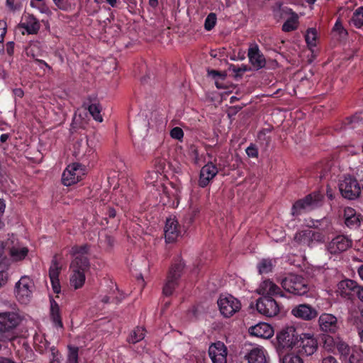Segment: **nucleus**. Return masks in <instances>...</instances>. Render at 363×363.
Wrapping results in <instances>:
<instances>
[{
	"label": "nucleus",
	"instance_id": "nucleus-1",
	"mask_svg": "<svg viewBox=\"0 0 363 363\" xmlns=\"http://www.w3.org/2000/svg\"><path fill=\"white\" fill-rule=\"evenodd\" d=\"M70 254L73 259L70 263L69 284L75 290L81 289L86 281V272L89 269L86 245L72 247Z\"/></svg>",
	"mask_w": 363,
	"mask_h": 363
},
{
	"label": "nucleus",
	"instance_id": "nucleus-2",
	"mask_svg": "<svg viewBox=\"0 0 363 363\" xmlns=\"http://www.w3.org/2000/svg\"><path fill=\"white\" fill-rule=\"evenodd\" d=\"M34 291L33 279L28 275H23L14 285L13 294L20 303L28 304L32 300Z\"/></svg>",
	"mask_w": 363,
	"mask_h": 363
},
{
	"label": "nucleus",
	"instance_id": "nucleus-3",
	"mask_svg": "<svg viewBox=\"0 0 363 363\" xmlns=\"http://www.w3.org/2000/svg\"><path fill=\"white\" fill-rule=\"evenodd\" d=\"M278 354L292 350L298 342V335L294 327L283 328L276 335Z\"/></svg>",
	"mask_w": 363,
	"mask_h": 363
},
{
	"label": "nucleus",
	"instance_id": "nucleus-4",
	"mask_svg": "<svg viewBox=\"0 0 363 363\" xmlns=\"http://www.w3.org/2000/svg\"><path fill=\"white\" fill-rule=\"evenodd\" d=\"M21 319L16 311L1 313V341L15 337L13 330L20 323Z\"/></svg>",
	"mask_w": 363,
	"mask_h": 363
},
{
	"label": "nucleus",
	"instance_id": "nucleus-5",
	"mask_svg": "<svg viewBox=\"0 0 363 363\" xmlns=\"http://www.w3.org/2000/svg\"><path fill=\"white\" fill-rule=\"evenodd\" d=\"M86 174V168L79 163L69 164L62 175V182L65 186L75 184L83 179Z\"/></svg>",
	"mask_w": 363,
	"mask_h": 363
},
{
	"label": "nucleus",
	"instance_id": "nucleus-6",
	"mask_svg": "<svg viewBox=\"0 0 363 363\" xmlns=\"http://www.w3.org/2000/svg\"><path fill=\"white\" fill-rule=\"evenodd\" d=\"M281 284L285 291L295 295H304L308 290L305 280L301 277L294 274H290L284 278Z\"/></svg>",
	"mask_w": 363,
	"mask_h": 363
},
{
	"label": "nucleus",
	"instance_id": "nucleus-7",
	"mask_svg": "<svg viewBox=\"0 0 363 363\" xmlns=\"http://www.w3.org/2000/svg\"><path fill=\"white\" fill-rule=\"evenodd\" d=\"M339 190L341 195L347 199L354 200L361 194V187L355 178L345 177L339 182Z\"/></svg>",
	"mask_w": 363,
	"mask_h": 363
},
{
	"label": "nucleus",
	"instance_id": "nucleus-8",
	"mask_svg": "<svg viewBox=\"0 0 363 363\" xmlns=\"http://www.w3.org/2000/svg\"><path fill=\"white\" fill-rule=\"evenodd\" d=\"M218 306L220 313L226 318L233 316L241 308L240 301L231 295H221Z\"/></svg>",
	"mask_w": 363,
	"mask_h": 363
},
{
	"label": "nucleus",
	"instance_id": "nucleus-9",
	"mask_svg": "<svg viewBox=\"0 0 363 363\" xmlns=\"http://www.w3.org/2000/svg\"><path fill=\"white\" fill-rule=\"evenodd\" d=\"M183 268L182 263L176 264L171 267L163 286L162 292L164 295L170 296L172 294L178 284V280L182 275Z\"/></svg>",
	"mask_w": 363,
	"mask_h": 363
},
{
	"label": "nucleus",
	"instance_id": "nucleus-10",
	"mask_svg": "<svg viewBox=\"0 0 363 363\" xmlns=\"http://www.w3.org/2000/svg\"><path fill=\"white\" fill-rule=\"evenodd\" d=\"M257 311L267 317H274L279 314L280 308L277 302L270 297H260L256 303Z\"/></svg>",
	"mask_w": 363,
	"mask_h": 363
},
{
	"label": "nucleus",
	"instance_id": "nucleus-11",
	"mask_svg": "<svg viewBox=\"0 0 363 363\" xmlns=\"http://www.w3.org/2000/svg\"><path fill=\"white\" fill-rule=\"evenodd\" d=\"M6 246L9 249L11 258L14 262L23 260L29 252L28 247L21 245L13 235L6 242Z\"/></svg>",
	"mask_w": 363,
	"mask_h": 363
},
{
	"label": "nucleus",
	"instance_id": "nucleus-12",
	"mask_svg": "<svg viewBox=\"0 0 363 363\" xmlns=\"http://www.w3.org/2000/svg\"><path fill=\"white\" fill-rule=\"evenodd\" d=\"M319 194H310L304 199L297 201L292 207L291 213L294 216H298L305 211L312 209L320 201Z\"/></svg>",
	"mask_w": 363,
	"mask_h": 363
},
{
	"label": "nucleus",
	"instance_id": "nucleus-13",
	"mask_svg": "<svg viewBox=\"0 0 363 363\" xmlns=\"http://www.w3.org/2000/svg\"><path fill=\"white\" fill-rule=\"evenodd\" d=\"M208 354L213 363H227L228 350L220 341L212 343L208 347Z\"/></svg>",
	"mask_w": 363,
	"mask_h": 363
},
{
	"label": "nucleus",
	"instance_id": "nucleus-14",
	"mask_svg": "<svg viewBox=\"0 0 363 363\" xmlns=\"http://www.w3.org/2000/svg\"><path fill=\"white\" fill-rule=\"evenodd\" d=\"M352 245V240L345 235H337L327 246L330 254H339L346 251Z\"/></svg>",
	"mask_w": 363,
	"mask_h": 363
},
{
	"label": "nucleus",
	"instance_id": "nucleus-15",
	"mask_svg": "<svg viewBox=\"0 0 363 363\" xmlns=\"http://www.w3.org/2000/svg\"><path fill=\"white\" fill-rule=\"evenodd\" d=\"M218 173V169L213 162H208L205 164L200 171L199 185L204 188L207 186L210 182Z\"/></svg>",
	"mask_w": 363,
	"mask_h": 363
},
{
	"label": "nucleus",
	"instance_id": "nucleus-16",
	"mask_svg": "<svg viewBox=\"0 0 363 363\" xmlns=\"http://www.w3.org/2000/svg\"><path fill=\"white\" fill-rule=\"evenodd\" d=\"M256 292L262 297L272 298L274 296H283L281 289L270 279L262 281L256 289Z\"/></svg>",
	"mask_w": 363,
	"mask_h": 363
},
{
	"label": "nucleus",
	"instance_id": "nucleus-17",
	"mask_svg": "<svg viewBox=\"0 0 363 363\" xmlns=\"http://www.w3.org/2000/svg\"><path fill=\"white\" fill-rule=\"evenodd\" d=\"M164 237L166 242H173L176 241L181 235V228L175 218H168L164 226Z\"/></svg>",
	"mask_w": 363,
	"mask_h": 363
},
{
	"label": "nucleus",
	"instance_id": "nucleus-18",
	"mask_svg": "<svg viewBox=\"0 0 363 363\" xmlns=\"http://www.w3.org/2000/svg\"><path fill=\"white\" fill-rule=\"evenodd\" d=\"M155 164L158 165V169L157 171L148 172L145 176V182L147 185H152L153 186H159L162 185V182L164 179L162 172L165 167L166 162L164 160H160L156 161Z\"/></svg>",
	"mask_w": 363,
	"mask_h": 363
},
{
	"label": "nucleus",
	"instance_id": "nucleus-19",
	"mask_svg": "<svg viewBox=\"0 0 363 363\" xmlns=\"http://www.w3.org/2000/svg\"><path fill=\"white\" fill-rule=\"evenodd\" d=\"M301 341V352L306 355L313 354L318 349V342L315 338L311 333H302L298 336V341Z\"/></svg>",
	"mask_w": 363,
	"mask_h": 363
},
{
	"label": "nucleus",
	"instance_id": "nucleus-20",
	"mask_svg": "<svg viewBox=\"0 0 363 363\" xmlns=\"http://www.w3.org/2000/svg\"><path fill=\"white\" fill-rule=\"evenodd\" d=\"M291 314L297 318L311 320L317 317L318 312L308 304H300L292 308Z\"/></svg>",
	"mask_w": 363,
	"mask_h": 363
},
{
	"label": "nucleus",
	"instance_id": "nucleus-21",
	"mask_svg": "<svg viewBox=\"0 0 363 363\" xmlns=\"http://www.w3.org/2000/svg\"><path fill=\"white\" fill-rule=\"evenodd\" d=\"M249 333L251 335L263 338L269 339L274 335L273 328L268 323H259L249 328Z\"/></svg>",
	"mask_w": 363,
	"mask_h": 363
},
{
	"label": "nucleus",
	"instance_id": "nucleus-22",
	"mask_svg": "<svg viewBox=\"0 0 363 363\" xmlns=\"http://www.w3.org/2000/svg\"><path fill=\"white\" fill-rule=\"evenodd\" d=\"M320 329L324 332L335 333L338 329L337 318L330 313L322 314L318 319Z\"/></svg>",
	"mask_w": 363,
	"mask_h": 363
},
{
	"label": "nucleus",
	"instance_id": "nucleus-23",
	"mask_svg": "<svg viewBox=\"0 0 363 363\" xmlns=\"http://www.w3.org/2000/svg\"><path fill=\"white\" fill-rule=\"evenodd\" d=\"M248 363H267L268 354L261 346L253 347L245 356Z\"/></svg>",
	"mask_w": 363,
	"mask_h": 363
},
{
	"label": "nucleus",
	"instance_id": "nucleus-24",
	"mask_svg": "<svg viewBox=\"0 0 363 363\" xmlns=\"http://www.w3.org/2000/svg\"><path fill=\"white\" fill-rule=\"evenodd\" d=\"M94 150L87 140L77 142L74 146V155L79 159H86L91 156Z\"/></svg>",
	"mask_w": 363,
	"mask_h": 363
},
{
	"label": "nucleus",
	"instance_id": "nucleus-25",
	"mask_svg": "<svg viewBox=\"0 0 363 363\" xmlns=\"http://www.w3.org/2000/svg\"><path fill=\"white\" fill-rule=\"evenodd\" d=\"M83 106L89 111V113L96 121L99 123L103 121L104 118L101 114L102 107L96 99H89L84 102Z\"/></svg>",
	"mask_w": 363,
	"mask_h": 363
},
{
	"label": "nucleus",
	"instance_id": "nucleus-26",
	"mask_svg": "<svg viewBox=\"0 0 363 363\" xmlns=\"http://www.w3.org/2000/svg\"><path fill=\"white\" fill-rule=\"evenodd\" d=\"M61 267L56 260L52 262L49 269V277L53 291L58 294L61 292V286L59 279V274Z\"/></svg>",
	"mask_w": 363,
	"mask_h": 363
},
{
	"label": "nucleus",
	"instance_id": "nucleus-27",
	"mask_svg": "<svg viewBox=\"0 0 363 363\" xmlns=\"http://www.w3.org/2000/svg\"><path fill=\"white\" fill-rule=\"evenodd\" d=\"M248 57L251 64L257 69H261L266 65V60L260 53L257 45L252 46L248 50Z\"/></svg>",
	"mask_w": 363,
	"mask_h": 363
},
{
	"label": "nucleus",
	"instance_id": "nucleus-28",
	"mask_svg": "<svg viewBox=\"0 0 363 363\" xmlns=\"http://www.w3.org/2000/svg\"><path fill=\"white\" fill-rule=\"evenodd\" d=\"M358 288L359 286L355 281L345 279L338 283L337 292L344 298H350L352 291Z\"/></svg>",
	"mask_w": 363,
	"mask_h": 363
},
{
	"label": "nucleus",
	"instance_id": "nucleus-29",
	"mask_svg": "<svg viewBox=\"0 0 363 363\" xmlns=\"http://www.w3.org/2000/svg\"><path fill=\"white\" fill-rule=\"evenodd\" d=\"M344 218L346 225L350 228H356L360 224V215L351 207L345 208Z\"/></svg>",
	"mask_w": 363,
	"mask_h": 363
},
{
	"label": "nucleus",
	"instance_id": "nucleus-30",
	"mask_svg": "<svg viewBox=\"0 0 363 363\" xmlns=\"http://www.w3.org/2000/svg\"><path fill=\"white\" fill-rule=\"evenodd\" d=\"M28 34H37L40 28L39 21L33 15L26 16L25 21L21 24Z\"/></svg>",
	"mask_w": 363,
	"mask_h": 363
},
{
	"label": "nucleus",
	"instance_id": "nucleus-31",
	"mask_svg": "<svg viewBox=\"0 0 363 363\" xmlns=\"http://www.w3.org/2000/svg\"><path fill=\"white\" fill-rule=\"evenodd\" d=\"M319 236L316 235L312 230L308 229L301 230L296 233L294 236V240L299 244H303L306 245H311L312 238Z\"/></svg>",
	"mask_w": 363,
	"mask_h": 363
},
{
	"label": "nucleus",
	"instance_id": "nucleus-32",
	"mask_svg": "<svg viewBox=\"0 0 363 363\" xmlns=\"http://www.w3.org/2000/svg\"><path fill=\"white\" fill-rule=\"evenodd\" d=\"M276 262L275 259L262 258L257 265L259 274H264L272 272L276 265Z\"/></svg>",
	"mask_w": 363,
	"mask_h": 363
},
{
	"label": "nucleus",
	"instance_id": "nucleus-33",
	"mask_svg": "<svg viewBox=\"0 0 363 363\" xmlns=\"http://www.w3.org/2000/svg\"><path fill=\"white\" fill-rule=\"evenodd\" d=\"M292 13H296L289 7H282V4L281 3H277L275 6H273V15L274 17L277 20H280L288 16H292Z\"/></svg>",
	"mask_w": 363,
	"mask_h": 363
},
{
	"label": "nucleus",
	"instance_id": "nucleus-34",
	"mask_svg": "<svg viewBox=\"0 0 363 363\" xmlns=\"http://www.w3.org/2000/svg\"><path fill=\"white\" fill-rule=\"evenodd\" d=\"M50 317L56 327H62L59 305L52 298L50 299Z\"/></svg>",
	"mask_w": 363,
	"mask_h": 363
},
{
	"label": "nucleus",
	"instance_id": "nucleus-35",
	"mask_svg": "<svg viewBox=\"0 0 363 363\" xmlns=\"http://www.w3.org/2000/svg\"><path fill=\"white\" fill-rule=\"evenodd\" d=\"M280 363H303L300 356L292 352L279 353Z\"/></svg>",
	"mask_w": 363,
	"mask_h": 363
},
{
	"label": "nucleus",
	"instance_id": "nucleus-36",
	"mask_svg": "<svg viewBox=\"0 0 363 363\" xmlns=\"http://www.w3.org/2000/svg\"><path fill=\"white\" fill-rule=\"evenodd\" d=\"M299 24L298 16L296 13H292L286 22L282 26V30L284 32H291L298 28Z\"/></svg>",
	"mask_w": 363,
	"mask_h": 363
},
{
	"label": "nucleus",
	"instance_id": "nucleus-37",
	"mask_svg": "<svg viewBox=\"0 0 363 363\" xmlns=\"http://www.w3.org/2000/svg\"><path fill=\"white\" fill-rule=\"evenodd\" d=\"M145 336V331L143 328L137 327L132 330L128 337V341L130 343L135 344L139 341L144 339Z\"/></svg>",
	"mask_w": 363,
	"mask_h": 363
},
{
	"label": "nucleus",
	"instance_id": "nucleus-38",
	"mask_svg": "<svg viewBox=\"0 0 363 363\" xmlns=\"http://www.w3.org/2000/svg\"><path fill=\"white\" fill-rule=\"evenodd\" d=\"M55 5L62 11H72L76 7L77 0H52Z\"/></svg>",
	"mask_w": 363,
	"mask_h": 363
},
{
	"label": "nucleus",
	"instance_id": "nucleus-39",
	"mask_svg": "<svg viewBox=\"0 0 363 363\" xmlns=\"http://www.w3.org/2000/svg\"><path fill=\"white\" fill-rule=\"evenodd\" d=\"M39 52V46L37 43H30L26 48V54L28 57H31L35 59L36 61L43 63L46 67H48V65L43 60H40L37 58Z\"/></svg>",
	"mask_w": 363,
	"mask_h": 363
},
{
	"label": "nucleus",
	"instance_id": "nucleus-40",
	"mask_svg": "<svg viewBox=\"0 0 363 363\" xmlns=\"http://www.w3.org/2000/svg\"><path fill=\"white\" fill-rule=\"evenodd\" d=\"M337 338L330 335H325L323 339V347L328 352H333L337 347Z\"/></svg>",
	"mask_w": 363,
	"mask_h": 363
},
{
	"label": "nucleus",
	"instance_id": "nucleus-41",
	"mask_svg": "<svg viewBox=\"0 0 363 363\" xmlns=\"http://www.w3.org/2000/svg\"><path fill=\"white\" fill-rule=\"evenodd\" d=\"M352 21L357 28L363 26V7L357 9L353 13Z\"/></svg>",
	"mask_w": 363,
	"mask_h": 363
},
{
	"label": "nucleus",
	"instance_id": "nucleus-42",
	"mask_svg": "<svg viewBox=\"0 0 363 363\" xmlns=\"http://www.w3.org/2000/svg\"><path fill=\"white\" fill-rule=\"evenodd\" d=\"M336 349L338 350L340 354L345 358H347L350 354V348L349 345L345 342L342 341L340 338H337V345Z\"/></svg>",
	"mask_w": 363,
	"mask_h": 363
},
{
	"label": "nucleus",
	"instance_id": "nucleus-43",
	"mask_svg": "<svg viewBox=\"0 0 363 363\" xmlns=\"http://www.w3.org/2000/svg\"><path fill=\"white\" fill-rule=\"evenodd\" d=\"M169 186L172 189H169L167 186H165V189H167L169 196H172L173 198H177L181 192L182 186L180 183L174 184L173 182H169Z\"/></svg>",
	"mask_w": 363,
	"mask_h": 363
},
{
	"label": "nucleus",
	"instance_id": "nucleus-44",
	"mask_svg": "<svg viewBox=\"0 0 363 363\" xmlns=\"http://www.w3.org/2000/svg\"><path fill=\"white\" fill-rule=\"evenodd\" d=\"M305 38L308 45L315 46L317 38L316 30L315 28L308 29Z\"/></svg>",
	"mask_w": 363,
	"mask_h": 363
},
{
	"label": "nucleus",
	"instance_id": "nucleus-45",
	"mask_svg": "<svg viewBox=\"0 0 363 363\" xmlns=\"http://www.w3.org/2000/svg\"><path fill=\"white\" fill-rule=\"evenodd\" d=\"M48 356L50 359V363H60V355L58 350L55 347H49Z\"/></svg>",
	"mask_w": 363,
	"mask_h": 363
},
{
	"label": "nucleus",
	"instance_id": "nucleus-46",
	"mask_svg": "<svg viewBox=\"0 0 363 363\" xmlns=\"http://www.w3.org/2000/svg\"><path fill=\"white\" fill-rule=\"evenodd\" d=\"M78 347H69L67 363H78Z\"/></svg>",
	"mask_w": 363,
	"mask_h": 363
},
{
	"label": "nucleus",
	"instance_id": "nucleus-47",
	"mask_svg": "<svg viewBox=\"0 0 363 363\" xmlns=\"http://www.w3.org/2000/svg\"><path fill=\"white\" fill-rule=\"evenodd\" d=\"M216 16L213 13L208 15L205 20L204 27L207 30H211L216 25Z\"/></svg>",
	"mask_w": 363,
	"mask_h": 363
},
{
	"label": "nucleus",
	"instance_id": "nucleus-48",
	"mask_svg": "<svg viewBox=\"0 0 363 363\" xmlns=\"http://www.w3.org/2000/svg\"><path fill=\"white\" fill-rule=\"evenodd\" d=\"M229 70L233 72L235 77H240L247 70V68L245 65L236 67L234 65H231L229 67Z\"/></svg>",
	"mask_w": 363,
	"mask_h": 363
},
{
	"label": "nucleus",
	"instance_id": "nucleus-49",
	"mask_svg": "<svg viewBox=\"0 0 363 363\" xmlns=\"http://www.w3.org/2000/svg\"><path fill=\"white\" fill-rule=\"evenodd\" d=\"M6 6L8 9L11 11H16L19 10L21 8V0H6Z\"/></svg>",
	"mask_w": 363,
	"mask_h": 363
},
{
	"label": "nucleus",
	"instance_id": "nucleus-50",
	"mask_svg": "<svg viewBox=\"0 0 363 363\" xmlns=\"http://www.w3.org/2000/svg\"><path fill=\"white\" fill-rule=\"evenodd\" d=\"M170 136L174 139L182 140L184 137L183 130L179 127H175L171 130Z\"/></svg>",
	"mask_w": 363,
	"mask_h": 363
},
{
	"label": "nucleus",
	"instance_id": "nucleus-51",
	"mask_svg": "<svg viewBox=\"0 0 363 363\" xmlns=\"http://www.w3.org/2000/svg\"><path fill=\"white\" fill-rule=\"evenodd\" d=\"M246 154L248 157L257 158L258 157V150L255 145L251 144L246 148Z\"/></svg>",
	"mask_w": 363,
	"mask_h": 363
},
{
	"label": "nucleus",
	"instance_id": "nucleus-52",
	"mask_svg": "<svg viewBox=\"0 0 363 363\" xmlns=\"http://www.w3.org/2000/svg\"><path fill=\"white\" fill-rule=\"evenodd\" d=\"M5 259L1 260V286L6 284L9 279V275L8 274H6L5 275L3 274L4 272V267H3V264H4Z\"/></svg>",
	"mask_w": 363,
	"mask_h": 363
},
{
	"label": "nucleus",
	"instance_id": "nucleus-53",
	"mask_svg": "<svg viewBox=\"0 0 363 363\" xmlns=\"http://www.w3.org/2000/svg\"><path fill=\"white\" fill-rule=\"evenodd\" d=\"M321 363H338L336 358L331 355L323 357L321 359Z\"/></svg>",
	"mask_w": 363,
	"mask_h": 363
},
{
	"label": "nucleus",
	"instance_id": "nucleus-54",
	"mask_svg": "<svg viewBox=\"0 0 363 363\" xmlns=\"http://www.w3.org/2000/svg\"><path fill=\"white\" fill-rule=\"evenodd\" d=\"M6 52L9 56H12L14 52V43L13 41L8 42L6 45Z\"/></svg>",
	"mask_w": 363,
	"mask_h": 363
},
{
	"label": "nucleus",
	"instance_id": "nucleus-55",
	"mask_svg": "<svg viewBox=\"0 0 363 363\" xmlns=\"http://www.w3.org/2000/svg\"><path fill=\"white\" fill-rule=\"evenodd\" d=\"M360 322H363V315H362V316H361ZM357 327L358 329V333H359L360 340H361L362 342H363V327L359 325L358 323H357Z\"/></svg>",
	"mask_w": 363,
	"mask_h": 363
},
{
	"label": "nucleus",
	"instance_id": "nucleus-56",
	"mask_svg": "<svg viewBox=\"0 0 363 363\" xmlns=\"http://www.w3.org/2000/svg\"><path fill=\"white\" fill-rule=\"evenodd\" d=\"M209 74L211 75L213 78H216V77H219L222 79L225 77V74H221L220 72L216 71V70H211L209 72Z\"/></svg>",
	"mask_w": 363,
	"mask_h": 363
},
{
	"label": "nucleus",
	"instance_id": "nucleus-57",
	"mask_svg": "<svg viewBox=\"0 0 363 363\" xmlns=\"http://www.w3.org/2000/svg\"><path fill=\"white\" fill-rule=\"evenodd\" d=\"M279 232L280 233V236L279 237H277L275 235H274L273 232L270 233V235H271V237L272 238V239H274L277 242H278L279 240H281V238L284 237V233L282 232V230L281 229L279 230Z\"/></svg>",
	"mask_w": 363,
	"mask_h": 363
},
{
	"label": "nucleus",
	"instance_id": "nucleus-58",
	"mask_svg": "<svg viewBox=\"0 0 363 363\" xmlns=\"http://www.w3.org/2000/svg\"><path fill=\"white\" fill-rule=\"evenodd\" d=\"M357 296L359 298V300L363 302V287L358 288V291H357Z\"/></svg>",
	"mask_w": 363,
	"mask_h": 363
},
{
	"label": "nucleus",
	"instance_id": "nucleus-59",
	"mask_svg": "<svg viewBox=\"0 0 363 363\" xmlns=\"http://www.w3.org/2000/svg\"><path fill=\"white\" fill-rule=\"evenodd\" d=\"M334 29L336 30H338L340 33L341 32L344 30L342 26V24L339 22H337L334 26Z\"/></svg>",
	"mask_w": 363,
	"mask_h": 363
},
{
	"label": "nucleus",
	"instance_id": "nucleus-60",
	"mask_svg": "<svg viewBox=\"0 0 363 363\" xmlns=\"http://www.w3.org/2000/svg\"><path fill=\"white\" fill-rule=\"evenodd\" d=\"M149 4L150 6L155 8L158 5V0H149Z\"/></svg>",
	"mask_w": 363,
	"mask_h": 363
},
{
	"label": "nucleus",
	"instance_id": "nucleus-61",
	"mask_svg": "<svg viewBox=\"0 0 363 363\" xmlns=\"http://www.w3.org/2000/svg\"><path fill=\"white\" fill-rule=\"evenodd\" d=\"M40 11L42 13H50V9H48V6H46L45 5H43L42 7H41V9H40Z\"/></svg>",
	"mask_w": 363,
	"mask_h": 363
},
{
	"label": "nucleus",
	"instance_id": "nucleus-62",
	"mask_svg": "<svg viewBox=\"0 0 363 363\" xmlns=\"http://www.w3.org/2000/svg\"><path fill=\"white\" fill-rule=\"evenodd\" d=\"M358 274L362 280H363V264L358 268Z\"/></svg>",
	"mask_w": 363,
	"mask_h": 363
},
{
	"label": "nucleus",
	"instance_id": "nucleus-63",
	"mask_svg": "<svg viewBox=\"0 0 363 363\" xmlns=\"http://www.w3.org/2000/svg\"><path fill=\"white\" fill-rule=\"evenodd\" d=\"M106 1L113 7H114L117 3V0H106Z\"/></svg>",
	"mask_w": 363,
	"mask_h": 363
},
{
	"label": "nucleus",
	"instance_id": "nucleus-64",
	"mask_svg": "<svg viewBox=\"0 0 363 363\" xmlns=\"http://www.w3.org/2000/svg\"><path fill=\"white\" fill-rule=\"evenodd\" d=\"M1 363H15L13 361L11 360L10 359H1Z\"/></svg>",
	"mask_w": 363,
	"mask_h": 363
}]
</instances>
